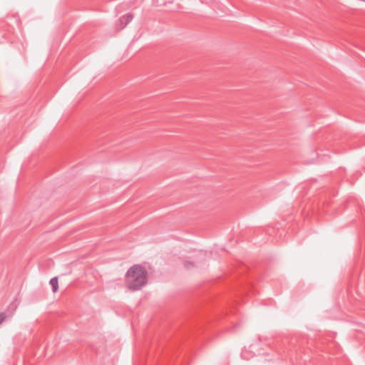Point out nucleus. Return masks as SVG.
Wrapping results in <instances>:
<instances>
[{
    "label": "nucleus",
    "instance_id": "1",
    "mask_svg": "<svg viewBox=\"0 0 365 365\" xmlns=\"http://www.w3.org/2000/svg\"><path fill=\"white\" fill-rule=\"evenodd\" d=\"M147 271L140 264L132 266L126 272L125 284L128 288L135 291L140 289L147 282Z\"/></svg>",
    "mask_w": 365,
    "mask_h": 365
},
{
    "label": "nucleus",
    "instance_id": "2",
    "mask_svg": "<svg viewBox=\"0 0 365 365\" xmlns=\"http://www.w3.org/2000/svg\"><path fill=\"white\" fill-rule=\"evenodd\" d=\"M133 16L131 14H127L119 19L120 29H123L127 26L133 19Z\"/></svg>",
    "mask_w": 365,
    "mask_h": 365
},
{
    "label": "nucleus",
    "instance_id": "3",
    "mask_svg": "<svg viewBox=\"0 0 365 365\" xmlns=\"http://www.w3.org/2000/svg\"><path fill=\"white\" fill-rule=\"evenodd\" d=\"M50 284L52 286L53 292H56L58 289V277H54L50 280Z\"/></svg>",
    "mask_w": 365,
    "mask_h": 365
},
{
    "label": "nucleus",
    "instance_id": "4",
    "mask_svg": "<svg viewBox=\"0 0 365 365\" xmlns=\"http://www.w3.org/2000/svg\"><path fill=\"white\" fill-rule=\"evenodd\" d=\"M6 316L4 312H0V324L5 320Z\"/></svg>",
    "mask_w": 365,
    "mask_h": 365
},
{
    "label": "nucleus",
    "instance_id": "5",
    "mask_svg": "<svg viewBox=\"0 0 365 365\" xmlns=\"http://www.w3.org/2000/svg\"><path fill=\"white\" fill-rule=\"evenodd\" d=\"M188 264H190V265H192V263H190V262H187L186 266H187V267H188Z\"/></svg>",
    "mask_w": 365,
    "mask_h": 365
},
{
    "label": "nucleus",
    "instance_id": "6",
    "mask_svg": "<svg viewBox=\"0 0 365 365\" xmlns=\"http://www.w3.org/2000/svg\"><path fill=\"white\" fill-rule=\"evenodd\" d=\"M245 352H243V353H242V356H243V357H244V358H245Z\"/></svg>",
    "mask_w": 365,
    "mask_h": 365
}]
</instances>
